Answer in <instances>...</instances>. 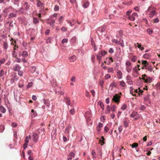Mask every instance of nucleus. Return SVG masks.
Returning a JSON list of instances; mask_svg holds the SVG:
<instances>
[{"instance_id": "obj_34", "label": "nucleus", "mask_w": 160, "mask_h": 160, "mask_svg": "<svg viewBox=\"0 0 160 160\" xmlns=\"http://www.w3.org/2000/svg\"><path fill=\"white\" fill-rule=\"evenodd\" d=\"M116 107L114 105L111 106L110 109L112 112H114L116 109Z\"/></svg>"}, {"instance_id": "obj_45", "label": "nucleus", "mask_w": 160, "mask_h": 160, "mask_svg": "<svg viewBox=\"0 0 160 160\" xmlns=\"http://www.w3.org/2000/svg\"><path fill=\"white\" fill-rule=\"evenodd\" d=\"M48 100H46L45 99L43 100V102L46 105L48 106L49 105V104L48 103Z\"/></svg>"}, {"instance_id": "obj_1", "label": "nucleus", "mask_w": 160, "mask_h": 160, "mask_svg": "<svg viewBox=\"0 0 160 160\" xmlns=\"http://www.w3.org/2000/svg\"><path fill=\"white\" fill-rule=\"evenodd\" d=\"M107 53V52L106 51L104 50H101L96 55L97 59L98 61L100 60L102 57L104 56Z\"/></svg>"}, {"instance_id": "obj_33", "label": "nucleus", "mask_w": 160, "mask_h": 160, "mask_svg": "<svg viewBox=\"0 0 160 160\" xmlns=\"http://www.w3.org/2000/svg\"><path fill=\"white\" fill-rule=\"evenodd\" d=\"M89 4V2H87L84 4L83 5V7L84 8H87L88 7Z\"/></svg>"}, {"instance_id": "obj_4", "label": "nucleus", "mask_w": 160, "mask_h": 160, "mask_svg": "<svg viewBox=\"0 0 160 160\" xmlns=\"http://www.w3.org/2000/svg\"><path fill=\"white\" fill-rule=\"evenodd\" d=\"M120 96H119L118 94H116L115 95L113 96L112 100L114 101V102L118 104L120 102Z\"/></svg>"}, {"instance_id": "obj_31", "label": "nucleus", "mask_w": 160, "mask_h": 160, "mask_svg": "<svg viewBox=\"0 0 160 160\" xmlns=\"http://www.w3.org/2000/svg\"><path fill=\"white\" fill-rule=\"evenodd\" d=\"M108 72L109 73L113 72L114 70L112 68H109L108 69Z\"/></svg>"}, {"instance_id": "obj_47", "label": "nucleus", "mask_w": 160, "mask_h": 160, "mask_svg": "<svg viewBox=\"0 0 160 160\" xmlns=\"http://www.w3.org/2000/svg\"><path fill=\"white\" fill-rule=\"evenodd\" d=\"M15 51H14L12 53V55L13 57L15 58H17V55L16 53H15Z\"/></svg>"}, {"instance_id": "obj_14", "label": "nucleus", "mask_w": 160, "mask_h": 160, "mask_svg": "<svg viewBox=\"0 0 160 160\" xmlns=\"http://www.w3.org/2000/svg\"><path fill=\"white\" fill-rule=\"evenodd\" d=\"M9 8H11V9H13V11L14 12V13H16L17 14V13L18 12V11L17 10H14L12 7H9L8 8H6V9H4V10H3V12H6L7 13V11H8V9H9Z\"/></svg>"}, {"instance_id": "obj_41", "label": "nucleus", "mask_w": 160, "mask_h": 160, "mask_svg": "<svg viewBox=\"0 0 160 160\" xmlns=\"http://www.w3.org/2000/svg\"><path fill=\"white\" fill-rule=\"evenodd\" d=\"M135 17L133 16L132 15H131L129 17V19L130 20L134 21L135 20Z\"/></svg>"}, {"instance_id": "obj_8", "label": "nucleus", "mask_w": 160, "mask_h": 160, "mask_svg": "<svg viewBox=\"0 0 160 160\" xmlns=\"http://www.w3.org/2000/svg\"><path fill=\"white\" fill-rule=\"evenodd\" d=\"M29 8V6L27 2H25L23 4L22 7L21 8V9L22 10H25L28 11Z\"/></svg>"}, {"instance_id": "obj_13", "label": "nucleus", "mask_w": 160, "mask_h": 160, "mask_svg": "<svg viewBox=\"0 0 160 160\" xmlns=\"http://www.w3.org/2000/svg\"><path fill=\"white\" fill-rule=\"evenodd\" d=\"M64 100L67 105H70L71 104L70 101L68 98L67 97H64Z\"/></svg>"}, {"instance_id": "obj_40", "label": "nucleus", "mask_w": 160, "mask_h": 160, "mask_svg": "<svg viewBox=\"0 0 160 160\" xmlns=\"http://www.w3.org/2000/svg\"><path fill=\"white\" fill-rule=\"evenodd\" d=\"M111 78V76L109 74H107L105 76V78L106 79L110 78Z\"/></svg>"}, {"instance_id": "obj_7", "label": "nucleus", "mask_w": 160, "mask_h": 160, "mask_svg": "<svg viewBox=\"0 0 160 160\" xmlns=\"http://www.w3.org/2000/svg\"><path fill=\"white\" fill-rule=\"evenodd\" d=\"M38 135L36 133H33L32 136V139L34 142H36L38 141Z\"/></svg>"}, {"instance_id": "obj_9", "label": "nucleus", "mask_w": 160, "mask_h": 160, "mask_svg": "<svg viewBox=\"0 0 160 160\" xmlns=\"http://www.w3.org/2000/svg\"><path fill=\"white\" fill-rule=\"evenodd\" d=\"M75 156V154L73 152H71L68 156V160H72V158Z\"/></svg>"}, {"instance_id": "obj_20", "label": "nucleus", "mask_w": 160, "mask_h": 160, "mask_svg": "<svg viewBox=\"0 0 160 160\" xmlns=\"http://www.w3.org/2000/svg\"><path fill=\"white\" fill-rule=\"evenodd\" d=\"M105 139L104 138V137L102 136L101 139L99 140V142L101 143V145H102L105 143L104 141Z\"/></svg>"}, {"instance_id": "obj_19", "label": "nucleus", "mask_w": 160, "mask_h": 160, "mask_svg": "<svg viewBox=\"0 0 160 160\" xmlns=\"http://www.w3.org/2000/svg\"><path fill=\"white\" fill-rule=\"evenodd\" d=\"M21 67L18 65H15L13 67V69L15 71H18Z\"/></svg>"}, {"instance_id": "obj_29", "label": "nucleus", "mask_w": 160, "mask_h": 160, "mask_svg": "<svg viewBox=\"0 0 160 160\" xmlns=\"http://www.w3.org/2000/svg\"><path fill=\"white\" fill-rule=\"evenodd\" d=\"M138 144L137 143H134L130 146L132 147V148H134L137 147L138 146Z\"/></svg>"}, {"instance_id": "obj_61", "label": "nucleus", "mask_w": 160, "mask_h": 160, "mask_svg": "<svg viewBox=\"0 0 160 160\" xmlns=\"http://www.w3.org/2000/svg\"><path fill=\"white\" fill-rule=\"evenodd\" d=\"M92 93V95L93 97H95V92L93 90H91L90 91Z\"/></svg>"}, {"instance_id": "obj_53", "label": "nucleus", "mask_w": 160, "mask_h": 160, "mask_svg": "<svg viewBox=\"0 0 160 160\" xmlns=\"http://www.w3.org/2000/svg\"><path fill=\"white\" fill-rule=\"evenodd\" d=\"M23 72L22 71H20L19 70L18 71V75H19L20 76H22V74H23Z\"/></svg>"}, {"instance_id": "obj_28", "label": "nucleus", "mask_w": 160, "mask_h": 160, "mask_svg": "<svg viewBox=\"0 0 160 160\" xmlns=\"http://www.w3.org/2000/svg\"><path fill=\"white\" fill-rule=\"evenodd\" d=\"M120 84L121 86L123 87H125L126 86V84L122 80L120 82Z\"/></svg>"}, {"instance_id": "obj_2", "label": "nucleus", "mask_w": 160, "mask_h": 160, "mask_svg": "<svg viewBox=\"0 0 160 160\" xmlns=\"http://www.w3.org/2000/svg\"><path fill=\"white\" fill-rule=\"evenodd\" d=\"M147 11L150 12L148 14V16L151 18H152L156 13L155 9L151 6L148 8Z\"/></svg>"}, {"instance_id": "obj_36", "label": "nucleus", "mask_w": 160, "mask_h": 160, "mask_svg": "<svg viewBox=\"0 0 160 160\" xmlns=\"http://www.w3.org/2000/svg\"><path fill=\"white\" fill-rule=\"evenodd\" d=\"M92 155L93 158H96V153L94 150H92Z\"/></svg>"}, {"instance_id": "obj_27", "label": "nucleus", "mask_w": 160, "mask_h": 160, "mask_svg": "<svg viewBox=\"0 0 160 160\" xmlns=\"http://www.w3.org/2000/svg\"><path fill=\"white\" fill-rule=\"evenodd\" d=\"M36 68L34 66H33L31 67V68H30L31 71L32 73L36 71Z\"/></svg>"}, {"instance_id": "obj_57", "label": "nucleus", "mask_w": 160, "mask_h": 160, "mask_svg": "<svg viewBox=\"0 0 160 160\" xmlns=\"http://www.w3.org/2000/svg\"><path fill=\"white\" fill-rule=\"evenodd\" d=\"M103 82L102 81H99V84L102 88H103Z\"/></svg>"}, {"instance_id": "obj_38", "label": "nucleus", "mask_w": 160, "mask_h": 160, "mask_svg": "<svg viewBox=\"0 0 160 160\" xmlns=\"http://www.w3.org/2000/svg\"><path fill=\"white\" fill-rule=\"evenodd\" d=\"M100 105L102 109L104 110V106L103 103L102 102H100Z\"/></svg>"}, {"instance_id": "obj_55", "label": "nucleus", "mask_w": 160, "mask_h": 160, "mask_svg": "<svg viewBox=\"0 0 160 160\" xmlns=\"http://www.w3.org/2000/svg\"><path fill=\"white\" fill-rule=\"evenodd\" d=\"M146 69H147L150 72H152V68L151 67H147V68H146Z\"/></svg>"}, {"instance_id": "obj_42", "label": "nucleus", "mask_w": 160, "mask_h": 160, "mask_svg": "<svg viewBox=\"0 0 160 160\" xmlns=\"http://www.w3.org/2000/svg\"><path fill=\"white\" fill-rule=\"evenodd\" d=\"M143 92V91L142 90L139 89V92L138 93V95L140 96L142 94V93Z\"/></svg>"}, {"instance_id": "obj_54", "label": "nucleus", "mask_w": 160, "mask_h": 160, "mask_svg": "<svg viewBox=\"0 0 160 160\" xmlns=\"http://www.w3.org/2000/svg\"><path fill=\"white\" fill-rule=\"evenodd\" d=\"M4 73V71L3 70H2L0 72V77L2 76Z\"/></svg>"}, {"instance_id": "obj_5", "label": "nucleus", "mask_w": 160, "mask_h": 160, "mask_svg": "<svg viewBox=\"0 0 160 160\" xmlns=\"http://www.w3.org/2000/svg\"><path fill=\"white\" fill-rule=\"evenodd\" d=\"M126 69L128 72H130L132 70L131 63L129 61H127L126 63Z\"/></svg>"}, {"instance_id": "obj_21", "label": "nucleus", "mask_w": 160, "mask_h": 160, "mask_svg": "<svg viewBox=\"0 0 160 160\" xmlns=\"http://www.w3.org/2000/svg\"><path fill=\"white\" fill-rule=\"evenodd\" d=\"M37 4L38 7L40 8H42L43 7V4L40 0L38 1Z\"/></svg>"}, {"instance_id": "obj_51", "label": "nucleus", "mask_w": 160, "mask_h": 160, "mask_svg": "<svg viewBox=\"0 0 160 160\" xmlns=\"http://www.w3.org/2000/svg\"><path fill=\"white\" fill-rule=\"evenodd\" d=\"M110 86L112 87H115L116 86V83L114 82H112L110 84Z\"/></svg>"}, {"instance_id": "obj_11", "label": "nucleus", "mask_w": 160, "mask_h": 160, "mask_svg": "<svg viewBox=\"0 0 160 160\" xmlns=\"http://www.w3.org/2000/svg\"><path fill=\"white\" fill-rule=\"evenodd\" d=\"M28 136H27L25 138V143L23 145V148L24 149H25L27 147V145L29 142L28 139Z\"/></svg>"}, {"instance_id": "obj_24", "label": "nucleus", "mask_w": 160, "mask_h": 160, "mask_svg": "<svg viewBox=\"0 0 160 160\" xmlns=\"http://www.w3.org/2000/svg\"><path fill=\"white\" fill-rule=\"evenodd\" d=\"M33 22L34 24H36L39 22V20L37 18H33Z\"/></svg>"}, {"instance_id": "obj_59", "label": "nucleus", "mask_w": 160, "mask_h": 160, "mask_svg": "<svg viewBox=\"0 0 160 160\" xmlns=\"http://www.w3.org/2000/svg\"><path fill=\"white\" fill-rule=\"evenodd\" d=\"M16 58V61L17 62H20L21 61V59H20V58H18L17 57V58Z\"/></svg>"}, {"instance_id": "obj_64", "label": "nucleus", "mask_w": 160, "mask_h": 160, "mask_svg": "<svg viewBox=\"0 0 160 160\" xmlns=\"http://www.w3.org/2000/svg\"><path fill=\"white\" fill-rule=\"evenodd\" d=\"M149 55L148 54H145L143 56L145 58H149L148 56Z\"/></svg>"}, {"instance_id": "obj_10", "label": "nucleus", "mask_w": 160, "mask_h": 160, "mask_svg": "<svg viewBox=\"0 0 160 160\" xmlns=\"http://www.w3.org/2000/svg\"><path fill=\"white\" fill-rule=\"evenodd\" d=\"M106 59V60H108L107 64L108 65L113 62V59L112 57H107Z\"/></svg>"}, {"instance_id": "obj_15", "label": "nucleus", "mask_w": 160, "mask_h": 160, "mask_svg": "<svg viewBox=\"0 0 160 160\" xmlns=\"http://www.w3.org/2000/svg\"><path fill=\"white\" fill-rule=\"evenodd\" d=\"M142 79L145 82H151V79L148 77H147V78L146 79L144 77L142 78Z\"/></svg>"}, {"instance_id": "obj_22", "label": "nucleus", "mask_w": 160, "mask_h": 160, "mask_svg": "<svg viewBox=\"0 0 160 160\" xmlns=\"http://www.w3.org/2000/svg\"><path fill=\"white\" fill-rule=\"evenodd\" d=\"M76 38L75 37H73L70 40V42L71 43L74 44L76 41Z\"/></svg>"}, {"instance_id": "obj_26", "label": "nucleus", "mask_w": 160, "mask_h": 160, "mask_svg": "<svg viewBox=\"0 0 160 160\" xmlns=\"http://www.w3.org/2000/svg\"><path fill=\"white\" fill-rule=\"evenodd\" d=\"M22 55L24 58H26L28 56V53L26 51H24L22 52Z\"/></svg>"}, {"instance_id": "obj_63", "label": "nucleus", "mask_w": 160, "mask_h": 160, "mask_svg": "<svg viewBox=\"0 0 160 160\" xmlns=\"http://www.w3.org/2000/svg\"><path fill=\"white\" fill-rule=\"evenodd\" d=\"M109 128L108 127L106 126L104 128V131L106 132H108V131Z\"/></svg>"}, {"instance_id": "obj_6", "label": "nucleus", "mask_w": 160, "mask_h": 160, "mask_svg": "<svg viewBox=\"0 0 160 160\" xmlns=\"http://www.w3.org/2000/svg\"><path fill=\"white\" fill-rule=\"evenodd\" d=\"M130 116L131 117L134 118L133 120H138L139 118V115L135 112H133L131 114Z\"/></svg>"}, {"instance_id": "obj_18", "label": "nucleus", "mask_w": 160, "mask_h": 160, "mask_svg": "<svg viewBox=\"0 0 160 160\" xmlns=\"http://www.w3.org/2000/svg\"><path fill=\"white\" fill-rule=\"evenodd\" d=\"M117 76L118 79L122 78V74L121 71L118 70L117 72Z\"/></svg>"}, {"instance_id": "obj_3", "label": "nucleus", "mask_w": 160, "mask_h": 160, "mask_svg": "<svg viewBox=\"0 0 160 160\" xmlns=\"http://www.w3.org/2000/svg\"><path fill=\"white\" fill-rule=\"evenodd\" d=\"M47 23L49 24L51 27H53L54 26V23L55 22V20L51 17L49 19H47Z\"/></svg>"}, {"instance_id": "obj_25", "label": "nucleus", "mask_w": 160, "mask_h": 160, "mask_svg": "<svg viewBox=\"0 0 160 160\" xmlns=\"http://www.w3.org/2000/svg\"><path fill=\"white\" fill-rule=\"evenodd\" d=\"M117 44H119L122 47L124 46V44L123 41L122 40H120L118 42Z\"/></svg>"}, {"instance_id": "obj_35", "label": "nucleus", "mask_w": 160, "mask_h": 160, "mask_svg": "<svg viewBox=\"0 0 160 160\" xmlns=\"http://www.w3.org/2000/svg\"><path fill=\"white\" fill-rule=\"evenodd\" d=\"M123 122H124V126L125 127H128V123L127 120H124Z\"/></svg>"}, {"instance_id": "obj_17", "label": "nucleus", "mask_w": 160, "mask_h": 160, "mask_svg": "<svg viewBox=\"0 0 160 160\" xmlns=\"http://www.w3.org/2000/svg\"><path fill=\"white\" fill-rule=\"evenodd\" d=\"M69 59L70 62H73L76 61V56H72L69 58Z\"/></svg>"}, {"instance_id": "obj_32", "label": "nucleus", "mask_w": 160, "mask_h": 160, "mask_svg": "<svg viewBox=\"0 0 160 160\" xmlns=\"http://www.w3.org/2000/svg\"><path fill=\"white\" fill-rule=\"evenodd\" d=\"M142 65H146V66L149 64V63L146 60H142Z\"/></svg>"}, {"instance_id": "obj_37", "label": "nucleus", "mask_w": 160, "mask_h": 160, "mask_svg": "<svg viewBox=\"0 0 160 160\" xmlns=\"http://www.w3.org/2000/svg\"><path fill=\"white\" fill-rule=\"evenodd\" d=\"M70 112L71 114L73 115L75 112V110L74 108H73L70 110Z\"/></svg>"}, {"instance_id": "obj_49", "label": "nucleus", "mask_w": 160, "mask_h": 160, "mask_svg": "<svg viewBox=\"0 0 160 160\" xmlns=\"http://www.w3.org/2000/svg\"><path fill=\"white\" fill-rule=\"evenodd\" d=\"M68 39L67 38H64L62 41V43H66L68 42Z\"/></svg>"}, {"instance_id": "obj_39", "label": "nucleus", "mask_w": 160, "mask_h": 160, "mask_svg": "<svg viewBox=\"0 0 160 160\" xmlns=\"http://www.w3.org/2000/svg\"><path fill=\"white\" fill-rule=\"evenodd\" d=\"M118 130L119 131V133H120L122 130V126L121 125L119 126L118 128Z\"/></svg>"}, {"instance_id": "obj_12", "label": "nucleus", "mask_w": 160, "mask_h": 160, "mask_svg": "<svg viewBox=\"0 0 160 160\" xmlns=\"http://www.w3.org/2000/svg\"><path fill=\"white\" fill-rule=\"evenodd\" d=\"M17 16V14L14 12L10 13L8 15V18L9 19L12 18L14 17H16Z\"/></svg>"}, {"instance_id": "obj_50", "label": "nucleus", "mask_w": 160, "mask_h": 160, "mask_svg": "<svg viewBox=\"0 0 160 160\" xmlns=\"http://www.w3.org/2000/svg\"><path fill=\"white\" fill-rule=\"evenodd\" d=\"M147 32L149 34H151L153 32V31L150 29H147Z\"/></svg>"}, {"instance_id": "obj_58", "label": "nucleus", "mask_w": 160, "mask_h": 160, "mask_svg": "<svg viewBox=\"0 0 160 160\" xmlns=\"http://www.w3.org/2000/svg\"><path fill=\"white\" fill-rule=\"evenodd\" d=\"M33 83L32 82H29L28 83L27 87L28 88H29L31 87Z\"/></svg>"}, {"instance_id": "obj_23", "label": "nucleus", "mask_w": 160, "mask_h": 160, "mask_svg": "<svg viewBox=\"0 0 160 160\" xmlns=\"http://www.w3.org/2000/svg\"><path fill=\"white\" fill-rule=\"evenodd\" d=\"M0 111L4 113L6 111V109L3 106H0Z\"/></svg>"}, {"instance_id": "obj_62", "label": "nucleus", "mask_w": 160, "mask_h": 160, "mask_svg": "<svg viewBox=\"0 0 160 160\" xmlns=\"http://www.w3.org/2000/svg\"><path fill=\"white\" fill-rule=\"evenodd\" d=\"M153 21L154 22L158 23L159 22V20L158 18H156L153 19Z\"/></svg>"}, {"instance_id": "obj_56", "label": "nucleus", "mask_w": 160, "mask_h": 160, "mask_svg": "<svg viewBox=\"0 0 160 160\" xmlns=\"http://www.w3.org/2000/svg\"><path fill=\"white\" fill-rule=\"evenodd\" d=\"M54 10L56 11H58L59 10V7L58 6H56L54 7Z\"/></svg>"}, {"instance_id": "obj_46", "label": "nucleus", "mask_w": 160, "mask_h": 160, "mask_svg": "<svg viewBox=\"0 0 160 160\" xmlns=\"http://www.w3.org/2000/svg\"><path fill=\"white\" fill-rule=\"evenodd\" d=\"M127 107V105L126 104H123L122 107L121 108L122 110H125Z\"/></svg>"}, {"instance_id": "obj_60", "label": "nucleus", "mask_w": 160, "mask_h": 160, "mask_svg": "<svg viewBox=\"0 0 160 160\" xmlns=\"http://www.w3.org/2000/svg\"><path fill=\"white\" fill-rule=\"evenodd\" d=\"M136 57L135 56H134L132 57V61L133 62H135L136 60Z\"/></svg>"}, {"instance_id": "obj_44", "label": "nucleus", "mask_w": 160, "mask_h": 160, "mask_svg": "<svg viewBox=\"0 0 160 160\" xmlns=\"http://www.w3.org/2000/svg\"><path fill=\"white\" fill-rule=\"evenodd\" d=\"M69 132V130L68 128H66L64 132L65 133H68Z\"/></svg>"}, {"instance_id": "obj_43", "label": "nucleus", "mask_w": 160, "mask_h": 160, "mask_svg": "<svg viewBox=\"0 0 160 160\" xmlns=\"http://www.w3.org/2000/svg\"><path fill=\"white\" fill-rule=\"evenodd\" d=\"M31 112L33 113V116L35 117L37 115V114L36 111H35L33 109H32Z\"/></svg>"}, {"instance_id": "obj_16", "label": "nucleus", "mask_w": 160, "mask_h": 160, "mask_svg": "<svg viewBox=\"0 0 160 160\" xmlns=\"http://www.w3.org/2000/svg\"><path fill=\"white\" fill-rule=\"evenodd\" d=\"M103 126V123L100 122H99L97 127V130H98V131H100L101 130L102 128V127Z\"/></svg>"}, {"instance_id": "obj_52", "label": "nucleus", "mask_w": 160, "mask_h": 160, "mask_svg": "<svg viewBox=\"0 0 160 160\" xmlns=\"http://www.w3.org/2000/svg\"><path fill=\"white\" fill-rule=\"evenodd\" d=\"M62 31L63 32H65L67 31V28L64 27H63L61 29Z\"/></svg>"}, {"instance_id": "obj_48", "label": "nucleus", "mask_w": 160, "mask_h": 160, "mask_svg": "<svg viewBox=\"0 0 160 160\" xmlns=\"http://www.w3.org/2000/svg\"><path fill=\"white\" fill-rule=\"evenodd\" d=\"M108 52L111 53H112L114 52V49L113 48H110L108 50Z\"/></svg>"}, {"instance_id": "obj_30", "label": "nucleus", "mask_w": 160, "mask_h": 160, "mask_svg": "<svg viewBox=\"0 0 160 160\" xmlns=\"http://www.w3.org/2000/svg\"><path fill=\"white\" fill-rule=\"evenodd\" d=\"M3 45L4 48L5 50H6L8 48V46L7 43L6 42H4Z\"/></svg>"}]
</instances>
